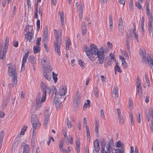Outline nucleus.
<instances>
[{
  "label": "nucleus",
  "instance_id": "f257e3e1",
  "mask_svg": "<svg viewBox=\"0 0 153 153\" xmlns=\"http://www.w3.org/2000/svg\"><path fill=\"white\" fill-rule=\"evenodd\" d=\"M31 121L33 128L31 138L35 139L36 129L40 127L41 125L39 121L36 119V116L32 114L31 116Z\"/></svg>",
  "mask_w": 153,
  "mask_h": 153
},
{
  "label": "nucleus",
  "instance_id": "f03ea898",
  "mask_svg": "<svg viewBox=\"0 0 153 153\" xmlns=\"http://www.w3.org/2000/svg\"><path fill=\"white\" fill-rule=\"evenodd\" d=\"M25 30L26 32L25 35V38L29 42H31L34 37L33 26L32 25H27L25 27Z\"/></svg>",
  "mask_w": 153,
  "mask_h": 153
},
{
  "label": "nucleus",
  "instance_id": "7ed1b4c3",
  "mask_svg": "<svg viewBox=\"0 0 153 153\" xmlns=\"http://www.w3.org/2000/svg\"><path fill=\"white\" fill-rule=\"evenodd\" d=\"M50 63L49 58L46 56H43L41 59V65L42 68H47L48 67L49 68L50 71L52 70L53 68L51 65H48Z\"/></svg>",
  "mask_w": 153,
  "mask_h": 153
},
{
  "label": "nucleus",
  "instance_id": "20e7f679",
  "mask_svg": "<svg viewBox=\"0 0 153 153\" xmlns=\"http://www.w3.org/2000/svg\"><path fill=\"white\" fill-rule=\"evenodd\" d=\"M8 73L9 75L10 76H13L16 75V71L15 67L11 63L7 64Z\"/></svg>",
  "mask_w": 153,
  "mask_h": 153
},
{
  "label": "nucleus",
  "instance_id": "39448f33",
  "mask_svg": "<svg viewBox=\"0 0 153 153\" xmlns=\"http://www.w3.org/2000/svg\"><path fill=\"white\" fill-rule=\"evenodd\" d=\"M101 144H102L101 143ZM105 143L101 144V149L100 152L101 153H111L112 151V148L109 142L108 146H107L106 148V150L105 149Z\"/></svg>",
  "mask_w": 153,
  "mask_h": 153
},
{
  "label": "nucleus",
  "instance_id": "423d86ee",
  "mask_svg": "<svg viewBox=\"0 0 153 153\" xmlns=\"http://www.w3.org/2000/svg\"><path fill=\"white\" fill-rule=\"evenodd\" d=\"M96 55L98 59L99 63L102 64L104 59V51L103 47H102L99 49V52Z\"/></svg>",
  "mask_w": 153,
  "mask_h": 153
},
{
  "label": "nucleus",
  "instance_id": "0eeeda50",
  "mask_svg": "<svg viewBox=\"0 0 153 153\" xmlns=\"http://www.w3.org/2000/svg\"><path fill=\"white\" fill-rule=\"evenodd\" d=\"M40 86L41 89L42 91V93L46 94L47 92L49 94H50L51 89L48 86L46 85L44 82H42L40 83Z\"/></svg>",
  "mask_w": 153,
  "mask_h": 153
},
{
  "label": "nucleus",
  "instance_id": "6e6552de",
  "mask_svg": "<svg viewBox=\"0 0 153 153\" xmlns=\"http://www.w3.org/2000/svg\"><path fill=\"white\" fill-rule=\"evenodd\" d=\"M84 47L85 53L90 60L92 62H94L96 59V58H94L91 54L89 47L86 45H84Z\"/></svg>",
  "mask_w": 153,
  "mask_h": 153
},
{
  "label": "nucleus",
  "instance_id": "1a4fd4ad",
  "mask_svg": "<svg viewBox=\"0 0 153 153\" xmlns=\"http://www.w3.org/2000/svg\"><path fill=\"white\" fill-rule=\"evenodd\" d=\"M90 51L92 55H96L99 52V50H98L96 45L91 44L90 45Z\"/></svg>",
  "mask_w": 153,
  "mask_h": 153
},
{
  "label": "nucleus",
  "instance_id": "9d476101",
  "mask_svg": "<svg viewBox=\"0 0 153 153\" xmlns=\"http://www.w3.org/2000/svg\"><path fill=\"white\" fill-rule=\"evenodd\" d=\"M67 92V88L64 85L60 87L58 90V94L61 96H65Z\"/></svg>",
  "mask_w": 153,
  "mask_h": 153
},
{
  "label": "nucleus",
  "instance_id": "9b49d317",
  "mask_svg": "<svg viewBox=\"0 0 153 153\" xmlns=\"http://www.w3.org/2000/svg\"><path fill=\"white\" fill-rule=\"evenodd\" d=\"M61 45V42H60V40L59 42H55V50L56 52L59 55L61 54L60 51V49Z\"/></svg>",
  "mask_w": 153,
  "mask_h": 153
},
{
  "label": "nucleus",
  "instance_id": "f8f14e48",
  "mask_svg": "<svg viewBox=\"0 0 153 153\" xmlns=\"http://www.w3.org/2000/svg\"><path fill=\"white\" fill-rule=\"evenodd\" d=\"M54 36L55 38V42L62 41V33L61 31L59 32L56 29L54 30Z\"/></svg>",
  "mask_w": 153,
  "mask_h": 153
},
{
  "label": "nucleus",
  "instance_id": "ddd939ff",
  "mask_svg": "<svg viewBox=\"0 0 153 153\" xmlns=\"http://www.w3.org/2000/svg\"><path fill=\"white\" fill-rule=\"evenodd\" d=\"M137 91L138 92L139 96L140 99L142 98L143 92L142 89V86L140 83L139 82L137 83Z\"/></svg>",
  "mask_w": 153,
  "mask_h": 153
},
{
  "label": "nucleus",
  "instance_id": "4468645a",
  "mask_svg": "<svg viewBox=\"0 0 153 153\" xmlns=\"http://www.w3.org/2000/svg\"><path fill=\"white\" fill-rule=\"evenodd\" d=\"M41 96V93H39L38 94L37 98L36 99V109L37 110H38L39 109H40L42 106V103L40 102V100L39 98H38V97H39V98Z\"/></svg>",
  "mask_w": 153,
  "mask_h": 153
},
{
  "label": "nucleus",
  "instance_id": "2eb2a0df",
  "mask_svg": "<svg viewBox=\"0 0 153 153\" xmlns=\"http://www.w3.org/2000/svg\"><path fill=\"white\" fill-rule=\"evenodd\" d=\"M139 53L143 58L142 61H146V53L145 49H140L139 50Z\"/></svg>",
  "mask_w": 153,
  "mask_h": 153
},
{
  "label": "nucleus",
  "instance_id": "dca6fc26",
  "mask_svg": "<svg viewBox=\"0 0 153 153\" xmlns=\"http://www.w3.org/2000/svg\"><path fill=\"white\" fill-rule=\"evenodd\" d=\"M94 147V151L97 152L100 150L99 143L98 139H96L93 142Z\"/></svg>",
  "mask_w": 153,
  "mask_h": 153
},
{
  "label": "nucleus",
  "instance_id": "f3484780",
  "mask_svg": "<svg viewBox=\"0 0 153 153\" xmlns=\"http://www.w3.org/2000/svg\"><path fill=\"white\" fill-rule=\"evenodd\" d=\"M43 74L44 76L47 80L50 81L51 80L52 75L50 72L44 71Z\"/></svg>",
  "mask_w": 153,
  "mask_h": 153
},
{
  "label": "nucleus",
  "instance_id": "a211bd4d",
  "mask_svg": "<svg viewBox=\"0 0 153 153\" xmlns=\"http://www.w3.org/2000/svg\"><path fill=\"white\" fill-rule=\"evenodd\" d=\"M7 50L6 49H3L2 51V48H0V59H3L5 58L6 55Z\"/></svg>",
  "mask_w": 153,
  "mask_h": 153
},
{
  "label": "nucleus",
  "instance_id": "6ab92c4d",
  "mask_svg": "<svg viewBox=\"0 0 153 153\" xmlns=\"http://www.w3.org/2000/svg\"><path fill=\"white\" fill-rule=\"evenodd\" d=\"M69 139L68 138V137L66 138H64L65 142L67 145H68L69 143L71 145L73 143V138L72 136H69Z\"/></svg>",
  "mask_w": 153,
  "mask_h": 153
},
{
  "label": "nucleus",
  "instance_id": "aec40b11",
  "mask_svg": "<svg viewBox=\"0 0 153 153\" xmlns=\"http://www.w3.org/2000/svg\"><path fill=\"white\" fill-rule=\"evenodd\" d=\"M21 147L23 150V152H30L29 145L27 144H25L24 143H22Z\"/></svg>",
  "mask_w": 153,
  "mask_h": 153
},
{
  "label": "nucleus",
  "instance_id": "412c9836",
  "mask_svg": "<svg viewBox=\"0 0 153 153\" xmlns=\"http://www.w3.org/2000/svg\"><path fill=\"white\" fill-rule=\"evenodd\" d=\"M10 99V98L8 97L3 101L1 105V108L3 110H5V109L7 105L9 102Z\"/></svg>",
  "mask_w": 153,
  "mask_h": 153
},
{
  "label": "nucleus",
  "instance_id": "4be33fe9",
  "mask_svg": "<svg viewBox=\"0 0 153 153\" xmlns=\"http://www.w3.org/2000/svg\"><path fill=\"white\" fill-rule=\"evenodd\" d=\"M112 95L115 99H116L118 97V88L117 87H115L113 88Z\"/></svg>",
  "mask_w": 153,
  "mask_h": 153
},
{
  "label": "nucleus",
  "instance_id": "5701e85b",
  "mask_svg": "<svg viewBox=\"0 0 153 153\" xmlns=\"http://www.w3.org/2000/svg\"><path fill=\"white\" fill-rule=\"evenodd\" d=\"M148 30H153V19H149L148 22Z\"/></svg>",
  "mask_w": 153,
  "mask_h": 153
},
{
  "label": "nucleus",
  "instance_id": "b1692460",
  "mask_svg": "<svg viewBox=\"0 0 153 153\" xmlns=\"http://www.w3.org/2000/svg\"><path fill=\"white\" fill-rule=\"evenodd\" d=\"M99 123L98 120H95V131L96 133V134L97 135L98 134L99 132Z\"/></svg>",
  "mask_w": 153,
  "mask_h": 153
},
{
  "label": "nucleus",
  "instance_id": "393cba45",
  "mask_svg": "<svg viewBox=\"0 0 153 153\" xmlns=\"http://www.w3.org/2000/svg\"><path fill=\"white\" fill-rule=\"evenodd\" d=\"M109 29L111 31H112L113 29V19L111 16H110L109 17Z\"/></svg>",
  "mask_w": 153,
  "mask_h": 153
},
{
  "label": "nucleus",
  "instance_id": "a878e982",
  "mask_svg": "<svg viewBox=\"0 0 153 153\" xmlns=\"http://www.w3.org/2000/svg\"><path fill=\"white\" fill-rule=\"evenodd\" d=\"M9 42V38L8 37H6L4 42V45L3 48L4 49H6L7 50Z\"/></svg>",
  "mask_w": 153,
  "mask_h": 153
},
{
  "label": "nucleus",
  "instance_id": "bb28decb",
  "mask_svg": "<svg viewBox=\"0 0 153 153\" xmlns=\"http://www.w3.org/2000/svg\"><path fill=\"white\" fill-rule=\"evenodd\" d=\"M29 52L26 53L24 55L22 61V64H25L27 61V59L28 57Z\"/></svg>",
  "mask_w": 153,
  "mask_h": 153
},
{
  "label": "nucleus",
  "instance_id": "cd10ccee",
  "mask_svg": "<svg viewBox=\"0 0 153 153\" xmlns=\"http://www.w3.org/2000/svg\"><path fill=\"white\" fill-rule=\"evenodd\" d=\"M40 47L39 46H35L33 47V52L34 53H37L39 52L40 51Z\"/></svg>",
  "mask_w": 153,
  "mask_h": 153
},
{
  "label": "nucleus",
  "instance_id": "c85d7f7f",
  "mask_svg": "<svg viewBox=\"0 0 153 153\" xmlns=\"http://www.w3.org/2000/svg\"><path fill=\"white\" fill-rule=\"evenodd\" d=\"M82 31L83 35H85L87 29L85 25L84 22H82Z\"/></svg>",
  "mask_w": 153,
  "mask_h": 153
},
{
  "label": "nucleus",
  "instance_id": "c756f323",
  "mask_svg": "<svg viewBox=\"0 0 153 153\" xmlns=\"http://www.w3.org/2000/svg\"><path fill=\"white\" fill-rule=\"evenodd\" d=\"M129 116L131 121V125L134 126L135 124V122L134 120V117L132 113H130Z\"/></svg>",
  "mask_w": 153,
  "mask_h": 153
},
{
  "label": "nucleus",
  "instance_id": "7c9ffc66",
  "mask_svg": "<svg viewBox=\"0 0 153 153\" xmlns=\"http://www.w3.org/2000/svg\"><path fill=\"white\" fill-rule=\"evenodd\" d=\"M146 13L149 18V19H153L152 14L150 11L149 9H146Z\"/></svg>",
  "mask_w": 153,
  "mask_h": 153
},
{
  "label": "nucleus",
  "instance_id": "2f4dec72",
  "mask_svg": "<svg viewBox=\"0 0 153 153\" xmlns=\"http://www.w3.org/2000/svg\"><path fill=\"white\" fill-rule=\"evenodd\" d=\"M129 9L130 11H131L134 9V4L133 0H130L129 4Z\"/></svg>",
  "mask_w": 153,
  "mask_h": 153
},
{
  "label": "nucleus",
  "instance_id": "473e14b6",
  "mask_svg": "<svg viewBox=\"0 0 153 153\" xmlns=\"http://www.w3.org/2000/svg\"><path fill=\"white\" fill-rule=\"evenodd\" d=\"M50 109L49 108H47L46 110L44 112V117H49Z\"/></svg>",
  "mask_w": 153,
  "mask_h": 153
},
{
  "label": "nucleus",
  "instance_id": "72a5a7b5",
  "mask_svg": "<svg viewBox=\"0 0 153 153\" xmlns=\"http://www.w3.org/2000/svg\"><path fill=\"white\" fill-rule=\"evenodd\" d=\"M90 101L89 100H86V102L85 103L83 106V109L85 110L87 108L89 107L90 106Z\"/></svg>",
  "mask_w": 153,
  "mask_h": 153
},
{
  "label": "nucleus",
  "instance_id": "f704fd0d",
  "mask_svg": "<svg viewBox=\"0 0 153 153\" xmlns=\"http://www.w3.org/2000/svg\"><path fill=\"white\" fill-rule=\"evenodd\" d=\"M44 126L45 128H46L47 127L48 120L49 117H44Z\"/></svg>",
  "mask_w": 153,
  "mask_h": 153
},
{
  "label": "nucleus",
  "instance_id": "c9c22d12",
  "mask_svg": "<svg viewBox=\"0 0 153 153\" xmlns=\"http://www.w3.org/2000/svg\"><path fill=\"white\" fill-rule=\"evenodd\" d=\"M56 107L57 109H60L61 108V102L59 101H56L55 102Z\"/></svg>",
  "mask_w": 153,
  "mask_h": 153
},
{
  "label": "nucleus",
  "instance_id": "e433bc0d",
  "mask_svg": "<svg viewBox=\"0 0 153 153\" xmlns=\"http://www.w3.org/2000/svg\"><path fill=\"white\" fill-rule=\"evenodd\" d=\"M114 69L115 71H117L118 72L121 73L122 72L120 67L118 66L117 62H116V65L114 67Z\"/></svg>",
  "mask_w": 153,
  "mask_h": 153
},
{
  "label": "nucleus",
  "instance_id": "4c0bfd02",
  "mask_svg": "<svg viewBox=\"0 0 153 153\" xmlns=\"http://www.w3.org/2000/svg\"><path fill=\"white\" fill-rule=\"evenodd\" d=\"M86 131L87 136V140L90 141V131H89V128H86Z\"/></svg>",
  "mask_w": 153,
  "mask_h": 153
},
{
  "label": "nucleus",
  "instance_id": "58836bf2",
  "mask_svg": "<svg viewBox=\"0 0 153 153\" xmlns=\"http://www.w3.org/2000/svg\"><path fill=\"white\" fill-rule=\"evenodd\" d=\"M129 109L130 110H131L133 109V103L132 100L131 99H130L128 102Z\"/></svg>",
  "mask_w": 153,
  "mask_h": 153
},
{
  "label": "nucleus",
  "instance_id": "ea45409f",
  "mask_svg": "<svg viewBox=\"0 0 153 153\" xmlns=\"http://www.w3.org/2000/svg\"><path fill=\"white\" fill-rule=\"evenodd\" d=\"M27 128V126H23L21 129V131L20 132L21 134L22 135H24L25 132L26 131Z\"/></svg>",
  "mask_w": 153,
  "mask_h": 153
},
{
  "label": "nucleus",
  "instance_id": "a19ab883",
  "mask_svg": "<svg viewBox=\"0 0 153 153\" xmlns=\"http://www.w3.org/2000/svg\"><path fill=\"white\" fill-rule=\"evenodd\" d=\"M46 94L45 93H42V96L40 100V102L43 103L46 100Z\"/></svg>",
  "mask_w": 153,
  "mask_h": 153
},
{
  "label": "nucleus",
  "instance_id": "79ce46f5",
  "mask_svg": "<svg viewBox=\"0 0 153 153\" xmlns=\"http://www.w3.org/2000/svg\"><path fill=\"white\" fill-rule=\"evenodd\" d=\"M13 76L12 79V82L13 84L14 85H16L17 83L16 75H14Z\"/></svg>",
  "mask_w": 153,
  "mask_h": 153
},
{
  "label": "nucleus",
  "instance_id": "37998d69",
  "mask_svg": "<svg viewBox=\"0 0 153 153\" xmlns=\"http://www.w3.org/2000/svg\"><path fill=\"white\" fill-rule=\"evenodd\" d=\"M38 6H36L35 9V12L34 14V18L36 19H38Z\"/></svg>",
  "mask_w": 153,
  "mask_h": 153
},
{
  "label": "nucleus",
  "instance_id": "c03bdc74",
  "mask_svg": "<svg viewBox=\"0 0 153 153\" xmlns=\"http://www.w3.org/2000/svg\"><path fill=\"white\" fill-rule=\"evenodd\" d=\"M28 60L32 64V65H34L36 62L35 59L31 56H30L29 57Z\"/></svg>",
  "mask_w": 153,
  "mask_h": 153
},
{
  "label": "nucleus",
  "instance_id": "a18cd8bd",
  "mask_svg": "<svg viewBox=\"0 0 153 153\" xmlns=\"http://www.w3.org/2000/svg\"><path fill=\"white\" fill-rule=\"evenodd\" d=\"M118 30L121 35H123L124 32L123 26H118Z\"/></svg>",
  "mask_w": 153,
  "mask_h": 153
},
{
  "label": "nucleus",
  "instance_id": "49530a36",
  "mask_svg": "<svg viewBox=\"0 0 153 153\" xmlns=\"http://www.w3.org/2000/svg\"><path fill=\"white\" fill-rule=\"evenodd\" d=\"M52 73L53 79L55 83H56L57 80V74H55L54 72H53Z\"/></svg>",
  "mask_w": 153,
  "mask_h": 153
},
{
  "label": "nucleus",
  "instance_id": "de8ad7c7",
  "mask_svg": "<svg viewBox=\"0 0 153 153\" xmlns=\"http://www.w3.org/2000/svg\"><path fill=\"white\" fill-rule=\"evenodd\" d=\"M94 93L95 97L97 98H98L99 96V91L97 87H96L94 89Z\"/></svg>",
  "mask_w": 153,
  "mask_h": 153
},
{
  "label": "nucleus",
  "instance_id": "09e8293b",
  "mask_svg": "<svg viewBox=\"0 0 153 153\" xmlns=\"http://www.w3.org/2000/svg\"><path fill=\"white\" fill-rule=\"evenodd\" d=\"M66 44V49L67 50H68L69 49V46L71 45V42L69 40H67L65 42Z\"/></svg>",
  "mask_w": 153,
  "mask_h": 153
},
{
  "label": "nucleus",
  "instance_id": "8fccbe9b",
  "mask_svg": "<svg viewBox=\"0 0 153 153\" xmlns=\"http://www.w3.org/2000/svg\"><path fill=\"white\" fill-rule=\"evenodd\" d=\"M135 5L140 10H142V6L139 2H136L135 4Z\"/></svg>",
  "mask_w": 153,
  "mask_h": 153
},
{
  "label": "nucleus",
  "instance_id": "3c124183",
  "mask_svg": "<svg viewBox=\"0 0 153 153\" xmlns=\"http://www.w3.org/2000/svg\"><path fill=\"white\" fill-rule=\"evenodd\" d=\"M100 116L102 117V118L103 120H105V114L104 111H103V110L101 109L100 110Z\"/></svg>",
  "mask_w": 153,
  "mask_h": 153
},
{
  "label": "nucleus",
  "instance_id": "603ef678",
  "mask_svg": "<svg viewBox=\"0 0 153 153\" xmlns=\"http://www.w3.org/2000/svg\"><path fill=\"white\" fill-rule=\"evenodd\" d=\"M145 78L146 79V81L147 85L148 86H149L150 84L149 82V80L148 77V76L147 74H146L145 75Z\"/></svg>",
  "mask_w": 153,
  "mask_h": 153
},
{
  "label": "nucleus",
  "instance_id": "864d4df0",
  "mask_svg": "<svg viewBox=\"0 0 153 153\" xmlns=\"http://www.w3.org/2000/svg\"><path fill=\"white\" fill-rule=\"evenodd\" d=\"M63 143L64 142L63 140L60 141L59 145V147L60 149V150H62L64 148L63 147Z\"/></svg>",
  "mask_w": 153,
  "mask_h": 153
},
{
  "label": "nucleus",
  "instance_id": "5fc2aeb1",
  "mask_svg": "<svg viewBox=\"0 0 153 153\" xmlns=\"http://www.w3.org/2000/svg\"><path fill=\"white\" fill-rule=\"evenodd\" d=\"M35 139L34 138H31V145L32 148H33L35 146Z\"/></svg>",
  "mask_w": 153,
  "mask_h": 153
},
{
  "label": "nucleus",
  "instance_id": "6e6d98bb",
  "mask_svg": "<svg viewBox=\"0 0 153 153\" xmlns=\"http://www.w3.org/2000/svg\"><path fill=\"white\" fill-rule=\"evenodd\" d=\"M41 40V37L38 38L36 42V46H40V42Z\"/></svg>",
  "mask_w": 153,
  "mask_h": 153
},
{
  "label": "nucleus",
  "instance_id": "4d7b16f0",
  "mask_svg": "<svg viewBox=\"0 0 153 153\" xmlns=\"http://www.w3.org/2000/svg\"><path fill=\"white\" fill-rule=\"evenodd\" d=\"M118 26H123L122 19L120 18L118 21Z\"/></svg>",
  "mask_w": 153,
  "mask_h": 153
},
{
  "label": "nucleus",
  "instance_id": "13d9d810",
  "mask_svg": "<svg viewBox=\"0 0 153 153\" xmlns=\"http://www.w3.org/2000/svg\"><path fill=\"white\" fill-rule=\"evenodd\" d=\"M44 36H48V29L47 27L45 28L44 29Z\"/></svg>",
  "mask_w": 153,
  "mask_h": 153
},
{
  "label": "nucleus",
  "instance_id": "bf43d9fd",
  "mask_svg": "<svg viewBox=\"0 0 153 153\" xmlns=\"http://www.w3.org/2000/svg\"><path fill=\"white\" fill-rule=\"evenodd\" d=\"M66 120H67V125L68 126V128H70L71 127V123L70 121H69V119L68 117H67L66 118Z\"/></svg>",
  "mask_w": 153,
  "mask_h": 153
},
{
  "label": "nucleus",
  "instance_id": "052dcab7",
  "mask_svg": "<svg viewBox=\"0 0 153 153\" xmlns=\"http://www.w3.org/2000/svg\"><path fill=\"white\" fill-rule=\"evenodd\" d=\"M78 63L79 65L81 66L83 68L84 67V65H83V62L81 60V59H80L78 61Z\"/></svg>",
  "mask_w": 153,
  "mask_h": 153
},
{
  "label": "nucleus",
  "instance_id": "680f3d73",
  "mask_svg": "<svg viewBox=\"0 0 153 153\" xmlns=\"http://www.w3.org/2000/svg\"><path fill=\"white\" fill-rule=\"evenodd\" d=\"M118 117L119 118L120 123L121 124L123 123L124 122V120L122 116H119Z\"/></svg>",
  "mask_w": 153,
  "mask_h": 153
},
{
  "label": "nucleus",
  "instance_id": "e2e57ef3",
  "mask_svg": "<svg viewBox=\"0 0 153 153\" xmlns=\"http://www.w3.org/2000/svg\"><path fill=\"white\" fill-rule=\"evenodd\" d=\"M116 146L117 147H120L122 146L121 142L120 141H118L116 144Z\"/></svg>",
  "mask_w": 153,
  "mask_h": 153
},
{
  "label": "nucleus",
  "instance_id": "0e129e2a",
  "mask_svg": "<svg viewBox=\"0 0 153 153\" xmlns=\"http://www.w3.org/2000/svg\"><path fill=\"white\" fill-rule=\"evenodd\" d=\"M36 25L37 26V29L39 30L40 27V21L39 20H38L36 22Z\"/></svg>",
  "mask_w": 153,
  "mask_h": 153
},
{
  "label": "nucleus",
  "instance_id": "69168bd1",
  "mask_svg": "<svg viewBox=\"0 0 153 153\" xmlns=\"http://www.w3.org/2000/svg\"><path fill=\"white\" fill-rule=\"evenodd\" d=\"M122 63L124 68H126L127 67V63L126 62L125 60L122 62Z\"/></svg>",
  "mask_w": 153,
  "mask_h": 153
},
{
  "label": "nucleus",
  "instance_id": "338daca9",
  "mask_svg": "<svg viewBox=\"0 0 153 153\" xmlns=\"http://www.w3.org/2000/svg\"><path fill=\"white\" fill-rule=\"evenodd\" d=\"M44 42L47 43L48 41V36H44Z\"/></svg>",
  "mask_w": 153,
  "mask_h": 153
},
{
  "label": "nucleus",
  "instance_id": "774afa93",
  "mask_svg": "<svg viewBox=\"0 0 153 153\" xmlns=\"http://www.w3.org/2000/svg\"><path fill=\"white\" fill-rule=\"evenodd\" d=\"M134 36L136 40L137 41V42H139V39H138V36L137 34L136 33V32H134Z\"/></svg>",
  "mask_w": 153,
  "mask_h": 153
}]
</instances>
